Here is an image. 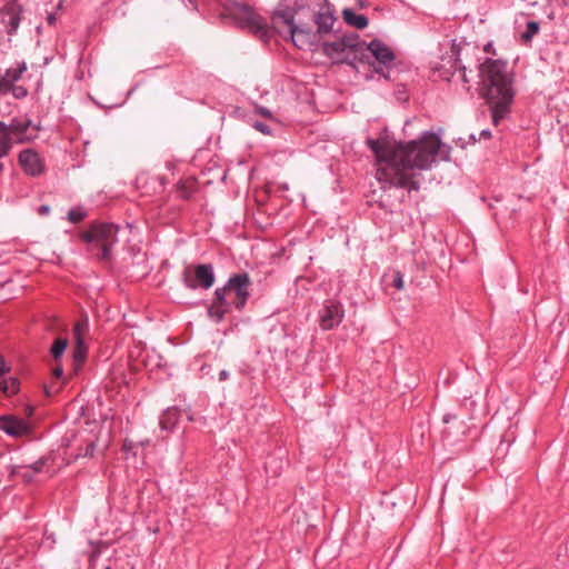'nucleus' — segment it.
I'll return each instance as SVG.
<instances>
[{
  "instance_id": "obj_23",
  "label": "nucleus",
  "mask_w": 569,
  "mask_h": 569,
  "mask_svg": "<svg viewBox=\"0 0 569 569\" xmlns=\"http://www.w3.org/2000/svg\"><path fill=\"white\" fill-rule=\"evenodd\" d=\"M11 93L16 99H24L28 96V90L26 87L20 84H10L7 86L4 83H0V94Z\"/></svg>"
},
{
  "instance_id": "obj_17",
  "label": "nucleus",
  "mask_w": 569,
  "mask_h": 569,
  "mask_svg": "<svg viewBox=\"0 0 569 569\" xmlns=\"http://www.w3.org/2000/svg\"><path fill=\"white\" fill-rule=\"evenodd\" d=\"M27 71V63L19 62L16 68H8L3 76L0 77V83L7 86L13 84L19 81L22 74Z\"/></svg>"
},
{
  "instance_id": "obj_43",
  "label": "nucleus",
  "mask_w": 569,
  "mask_h": 569,
  "mask_svg": "<svg viewBox=\"0 0 569 569\" xmlns=\"http://www.w3.org/2000/svg\"><path fill=\"white\" fill-rule=\"evenodd\" d=\"M291 8L297 9V12H298L299 10H301L303 8V4L296 1L295 4L291 6Z\"/></svg>"
},
{
  "instance_id": "obj_19",
  "label": "nucleus",
  "mask_w": 569,
  "mask_h": 569,
  "mask_svg": "<svg viewBox=\"0 0 569 569\" xmlns=\"http://www.w3.org/2000/svg\"><path fill=\"white\" fill-rule=\"evenodd\" d=\"M179 410L177 408H168L162 412L159 425L162 430L172 431L179 420Z\"/></svg>"
},
{
  "instance_id": "obj_30",
  "label": "nucleus",
  "mask_w": 569,
  "mask_h": 569,
  "mask_svg": "<svg viewBox=\"0 0 569 569\" xmlns=\"http://www.w3.org/2000/svg\"><path fill=\"white\" fill-rule=\"evenodd\" d=\"M96 450V442L94 441H89L84 448V450L82 451H79L77 455H76V459L80 458V457H92L93 456V452Z\"/></svg>"
},
{
  "instance_id": "obj_10",
  "label": "nucleus",
  "mask_w": 569,
  "mask_h": 569,
  "mask_svg": "<svg viewBox=\"0 0 569 569\" xmlns=\"http://www.w3.org/2000/svg\"><path fill=\"white\" fill-rule=\"evenodd\" d=\"M23 8L17 0H10L0 9V24L9 36L17 33L22 17Z\"/></svg>"
},
{
  "instance_id": "obj_45",
  "label": "nucleus",
  "mask_w": 569,
  "mask_h": 569,
  "mask_svg": "<svg viewBox=\"0 0 569 569\" xmlns=\"http://www.w3.org/2000/svg\"><path fill=\"white\" fill-rule=\"evenodd\" d=\"M44 391L47 396H51L53 392H56V390H52L51 387H44Z\"/></svg>"
},
{
  "instance_id": "obj_28",
  "label": "nucleus",
  "mask_w": 569,
  "mask_h": 569,
  "mask_svg": "<svg viewBox=\"0 0 569 569\" xmlns=\"http://www.w3.org/2000/svg\"><path fill=\"white\" fill-rule=\"evenodd\" d=\"M87 217V211L82 207L72 208L68 212V220L78 223Z\"/></svg>"
},
{
  "instance_id": "obj_12",
  "label": "nucleus",
  "mask_w": 569,
  "mask_h": 569,
  "mask_svg": "<svg viewBox=\"0 0 569 569\" xmlns=\"http://www.w3.org/2000/svg\"><path fill=\"white\" fill-rule=\"evenodd\" d=\"M297 13V9L291 8V6L280 2L276 10L273 11L272 19L274 21H281L289 27V33L292 38L293 43L297 47H300L296 40L297 36H308L309 31L296 24L295 17Z\"/></svg>"
},
{
  "instance_id": "obj_6",
  "label": "nucleus",
  "mask_w": 569,
  "mask_h": 569,
  "mask_svg": "<svg viewBox=\"0 0 569 569\" xmlns=\"http://www.w3.org/2000/svg\"><path fill=\"white\" fill-rule=\"evenodd\" d=\"M181 280L186 288L191 290L210 289L216 281L214 268L211 263H201L194 267H186L181 273Z\"/></svg>"
},
{
  "instance_id": "obj_41",
  "label": "nucleus",
  "mask_w": 569,
  "mask_h": 569,
  "mask_svg": "<svg viewBox=\"0 0 569 569\" xmlns=\"http://www.w3.org/2000/svg\"><path fill=\"white\" fill-rule=\"evenodd\" d=\"M491 138V131L489 129H483L480 132V139H490Z\"/></svg>"
},
{
  "instance_id": "obj_4",
  "label": "nucleus",
  "mask_w": 569,
  "mask_h": 569,
  "mask_svg": "<svg viewBox=\"0 0 569 569\" xmlns=\"http://www.w3.org/2000/svg\"><path fill=\"white\" fill-rule=\"evenodd\" d=\"M226 12L240 28L248 29L261 40L269 39V27L266 19L256 13L250 6L231 1L227 4Z\"/></svg>"
},
{
  "instance_id": "obj_2",
  "label": "nucleus",
  "mask_w": 569,
  "mask_h": 569,
  "mask_svg": "<svg viewBox=\"0 0 569 569\" xmlns=\"http://www.w3.org/2000/svg\"><path fill=\"white\" fill-rule=\"evenodd\" d=\"M483 98L490 108L492 123L498 126L511 113L516 91L515 76L508 62L500 59H486L478 68Z\"/></svg>"
},
{
  "instance_id": "obj_29",
  "label": "nucleus",
  "mask_w": 569,
  "mask_h": 569,
  "mask_svg": "<svg viewBox=\"0 0 569 569\" xmlns=\"http://www.w3.org/2000/svg\"><path fill=\"white\" fill-rule=\"evenodd\" d=\"M177 192L179 198L183 200H189L192 197V190L188 188L184 183L180 182L177 187Z\"/></svg>"
},
{
  "instance_id": "obj_31",
  "label": "nucleus",
  "mask_w": 569,
  "mask_h": 569,
  "mask_svg": "<svg viewBox=\"0 0 569 569\" xmlns=\"http://www.w3.org/2000/svg\"><path fill=\"white\" fill-rule=\"evenodd\" d=\"M392 286L397 290H402L405 288L403 274L400 271H395L392 276Z\"/></svg>"
},
{
  "instance_id": "obj_22",
  "label": "nucleus",
  "mask_w": 569,
  "mask_h": 569,
  "mask_svg": "<svg viewBox=\"0 0 569 569\" xmlns=\"http://www.w3.org/2000/svg\"><path fill=\"white\" fill-rule=\"evenodd\" d=\"M230 312L231 310L218 305L214 301H211V303L207 308V313L209 318L216 323H220L224 319V317Z\"/></svg>"
},
{
  "instance_id": "obj_7",
  "label": "nucleus",
  "mask_w": 569,
  "mask_h": 569,
  "mask_svg": "<svg viewBox=\"0 0 569 569\" xmlns=\"http://www.w3.org/2000/svg\"><path fill=\"white\" fill-rule=\"evenodd\" d=\"M250 286L251 280L247 272L234 273L228 279L224 288L232 296L236 309L242 310L244 308L250 296Z\"/></svg>"
},
{
  "instance_id": "obj_13",
  "label": "nucleus",
  "mask_w": 569,
  "mask_h": 569,
  "mask_svg": "<svg viewBox=\"0 0 569 569\" xmlns=\"http://www.w3.org/2000/svg\"><path fill=\"white\" fill-rule=\"evenodd\" d=\"M88 331L89 321L87 318L76 322L73 327L74 348L72 353L74 370H78V368L84 362L87 358L88 347L84 342V339Z\"/></svg>"
},
{
  "instance_id": "obj_39",
  "label": "nucleus",
  "mask_w": 569,
  "mask_h": 569,
  "mask_svg": "<svg viewBox=\"0 0 569 569\" xmlns=\"http://www.w3.org/2000/svg\"><path fill=\"white\" fill-rule=\"evenodd\" d=\"M229 377H230V373H229V371H228V370H224V369H223V370H221V371L219 372V381H226V380H228V379H229Z\"/></svg>"
},
{
  "instance_id": "obj_5",
  "label": "nucleus",
  "mask_w": 569,
  "mask_h": 569,
  "mask_svg": "<svg viewBox=\"0 0 569 569\" xmlns=\"http://www.w3.org/2000/svg\"><path fill=\"white\" fill-rule=\"evenodd\" d=\"M366 41L361 40L355 32L346 33L333 41H326L322 44V51L336 62H348L358 59V53H362Z\"/></svg>"
},
{
  "instance_id": "obj_3",
  "label": "nucleus",
  "mask_w": 569,
  "mask_h": 569,
  "mask_svg": "<svg viewBox=\"0 0 569 569\" xmlns=\"http://www.w3.org/2000/svg\"><path fill=\"white\" fill-rule=\"evenodd\" d=\"M119 228L111 222H93L80 234L89 244L88 251L98 260L109 259L113 246L118 242Z\"/></svg>"
},
{
  "instance_id": "obj_18",
  "label": "nucleus",
  "mask_w": 569,
  "mask_h": 569,
  "mask_svg": "<svg viewBox=\"0 0 569 569\" xmlns=\"http://www.w3.org/2000/svg\"><path fill=\"white\" fill-rule=\"evenodd\" d=\"M342 17L347 24L356 27L357 29H365L369 23L366 16L356 13L351 8L343 9Z\"/></svg>"
},
{
  "instance_id": "obj_42",
  "label": "nucleus",
  "mask_w": 569,
  "mask_h": 569,
  "mask_svg": "<svg viewBox=\"0 0 569 569\" xmlns=\"http://www.w3.org/2000/svg\"><path fill=\"white\" fill-rule=\"evenodd\" d=\"M456 418L453 415H445L443 416V422L448 423L451 419Z\"/></svg>"
},
{
  "instance_id": "obj_24",
  "label": "nucleus",
  "mask_w": 569,
  "mask_h": 569,
  "mask_svg": "<svg viewBox=\"0 0 569 569\" xmlns=\"http://www.w3.org/2000/svg\"><path fill=\"white\" fill-rule=\"evenodd\" d=\"M540 31V24L537 21L530 20L526 23V29L520 33V41L525 44L531 42L532 38Z\"/></svg>"
},
{
  "instance_id": "obj_14",
  "label": "nucleus",
  "mask_w": 569,
  "mask_h": 569,
  "mask_svg": "<svg viewBox=\"0 0 569 569\" xmlns=\"http://www.w3.org/2000/svg\"><path fill=\"white\" fill-rule=\"evenodd\" d=\"M22 170L31 177H38L44 171V163L34 149H24L18 157Z\"/></svg>"
},
{
  "instance_id": "obj_11",
  "label": "nucleus",
  "mask_w": 569,
  "mask_h": 569,
  "mask_svg": "<svg viewBox=\"0 0 569 569\" xmlns=\"http://www.w3.org/2000/svg\"><path fill=\"white\" fill-rule=\"evenodd\" d=\"M11 136L14 137L17 144L31 142L38 138L37 132L41 130L40 124H34L31 119L22 120L12 118L10 123Z\"/></svg>"
},
{
  "instance_id": "obj_37",
  "label": "nucleus",
  "mask_w": 569,
  "mask_h": 569,
  "mask_svg": "<svg viewBox=\"0 0 569 569\" xmlns=\"http://www.w3.org/2000/svg\"><path fill=\"white\" fill-rule=\"evenodd\" d=\"M258 112L266 118L271 117V111L266 107H259Z\"/></svg>"
},
{
  "instance_id": "obj_36",
  "label": "nucleus",
  "mask_w": 569,
  "mask_h": 569,
  "mask_svg": "<svg viewBox=\"0 0 569 569\" xmlns=\"http://www.w3.org/2000/svg\"><path fill=\"white\" fill-rule=\"evenodd\" d=\"M52 373L56 378H61L63 376V368L61 366H57L53 368Z\"/></svg>"
},
{
  "instance_id": "obj_34",
  "label": "nucleus",
  "mask_w": 569,
  "mask_h": 569,
  "mask_svg": "<svg viewBox=\"0 0 569 569\" xmlns=\"http://www.w3.org/2000/svg\"><path fill=\"white\" fill-rule=\"evenodd\" d=\"M457 70L459 71L461 80L465 83H469L471 79L467 74V68L465 66H457Z\"/></svg>"
},
{
  "instance_id": "obj_46",
  "label": "nucleus",
  "mask_w": 569,
  "mask_h": 569,
  "mask_svg": "<svg viewBox=\"0 0 569 569\" xmlns=\"http://www.w3.org/2000/svg\"><path fill=\"white\" fill-rule=\"evenodd\" d=\"M469 139L472 141V142H476L477 141V138L476 136L472 133L469 136Z\"/></svg>"
},
{
  "instance_id": "obj_16",
  "label": "nucleus",
  "mask_w": 569,
  "mask_h": 569,
  "mask_svg": "<svg viewBox=\"0 0 569 569\" xmlns=\"http://www.w3.org/2000/svg\"><path fill=\"white\" fill-rule=\"evenodd\" d=\"M313 19L319 33H328L336 22V17L328 9L316 13Z\"/></svg>"
},
{
  "instance_id": "obj_33",
  "label": "nucleus",
  "mask_w": 569,
  "mask_h": 569,
  "mask_svg": "<svg viewBox=\"0 0 569 569\" xmlns=\"http://www.w3.org/2000/svg\"><path fill=\"white\" fill-rule=\"evenodd\" d=\"M49 458L47 457H42L40 459H38L36 462H33L30 468L34 471V472H41L43 467L47 465Z\"/></svg>"
},
{
  "instance_id": "obj_38",
  "label": "nucleus",
  "mask_w": 569,
  "mask_h": 569,
  "mask_svg": "<svg viewBox=\"0 0 569 569\" xmlns=\"http://www.w3.org/2000/svg\"><path fill=\"white\" fill-rule=\"evenodd\" d=\"M8 371V367L6 366V362L0 355V377L3 376Z\"/></svg>"
},
{
  "instance_id": "obj_35",
  "label": "nucleus",
  "mask_w": 569,
  "mask_h": 569,
  "mask_svg": "<svg viewBox=\"0 0 569 569\" xmlns=\"http://www.w3.org/2000/svg\"><path fill=\"white\" fill-rule=\"evenodd\" d=\"M11 134L9 123L0 121V136Z\"/></svg>"
},
{
  "instance_id": "obj_44",
  "label": "nucleus",
  "mask_w": 569,
  "mask_h": 569,
  "mask_svg": "<svg viewBox=\"0 0 569 569\" xmlns=\"http://www.w3.org/2000/svg\"><path fill=\"white\" fill-rule=\"evenodd\" d=\"M47 20H48V23H49V24H53V23H54V21H56V17H54L53 14H49V16H48V18H47Z\"/></svg>"
},
{
  "instance_id": "obj_21",
  "label": "nucleus",
  "mask_w": 569,
  "mask_h": 569,
  "mask_svg": "<svg viewBox=\"0 0 569 569\" xmlns=\"http://www.w3.org/2000/svg\"><path fill=\"white\" fill-rule=\"evenodd\" d=\"M212 301L217 302L220 306H223L229 310H232V308L234 307L232 296L227 291V288H224V286L217 288L214 290V297Z\"/></svg>"
},
{
  "instance_id": "obj_8",
  "label": "nucleus",
  "mask_w": 569,
  "mask_h": 569,
  "mask_svg": "<svg viewBox=\"0 0 569 569\" xmlns=\"http://www.w3.org/2000/svg\"><path fill=\"white\" fill-rule=\"evenodd\" d=\"M345 318V309L340 301L329 299L319 310V325L322 330H331L338 327Z\"/></svg>"
},
{
  "instance_id": "obj_9",
  "label": "nucleus",
  "mask_w": 569,
  "mask_h": 569,
  "mask_svg": "<svg viewBox=\"0 0 569 569\" xmlns=\"http://www.w3.org/2000/svg\"><path fill=\"white\" fill-rule=\"evenodd\" d=\"M363 50L369 51L379 64V68H376V71L381 73L385 78H388L383 73V69H390L396 60V54L391 48H389L382 40L373 39L369 43L366 42Z\"/></svg>"
},
{
  "instance_id": "obj_20",
  "label": "nucleus",
  "mask_w": 569,
  "mask_h": 569,
  "mask_svg": "<svg viewBox=\"0 0 569 569\" xmlns=\"http://www.w3.org/2000/svg\"><path fill=\"white\" fill-rule=\"evenodd\" d=\"M284 465L286 461L281 457L272 455L267 458L264 469L272 477H278L282 472Z\"/></svg>"
},
{
  "instance_id": "obj_1",
  "label": "nucleus",
  "mask_w": 569,
  "mask_h": 569,
  "mask_svg": "<svg viewBox=\"0 0 569 569\" xmlns=\"http://www.w3.org/2000/svg\"><path fill=\"white\" fill-rule=\"evenodd\" d=\"M367 146L377 160V179L389 187L419 191L420 177L416 170L430 169L436 162L441 140L438 134L425 131L420 139L388 146L378 139L368 138Z\"/></svg>"
},
{
  "instance_id": "obj_15",
  "label": "nucleus",
  "mask_w": 569,
  "mask_h": 569,
  "mask_svg": "<svg viewBox=\"0 0 569 569\" xmlns=\"http://www.w3.org/2000/svg\"><path fill=\"white\" fill-rule=\"evenodd\" d=\"M0 430L10 437L20 438L28 435L29 426L21 418L3 415L0 416Z\"/></svg>"
},
{
  "instance_id": "obj_32",
  "label": "nucleus",
  "mask_w": 569,
  "mask_h": 569,
  "mask_svg": "<svg viewBox=\"0 0 569 569\" xmlns=\"http://www.w3.org/2000/svg\"><path fill=\"white\" fill-rule=\"evenodd\" d=\"M252 127L263 134H267V136L271 134L270 127L262 121H254Z\"/></svg>"
},
{
  "instance_id": "obj_40",
  "label": "nucleus",
  "mask_w": 569,
  "mask_h": 569,
  "mask_svg": "<svg viewBox=\"0 0 569 569\" xmlns=\"http://www.w3.org/2000/svg\"><path fill=\"white\" fill-rule=\"evenodd\" d=\"M39 214L43 216L50 212V207L48 204H42L38 209Z\"/></svg>"
},
{
  "instance_id": "obj_27",
  "label": "nucleus",
  "mask_w": 569,
  "mask_h": 569,
  "mask_svg": "<svg viewBox=\"0 0 569 569\" xmlns=\"http://www.w3.org/2000/svg\"><path fill=\"white\" fill-rule=\"evenodd\" d=\"M68 347V340L66 338H57L50 349V352L54 360H58L66 351Z\"/></svg>"
},
{
  "instance_id": "obj_25",
  "label": "nucleus",
  "mask_w": 569,
  "mask_h": 569,
  "mask_svg": "<svg viewBox=\"0 0 569 569\" xmlns=\"http://www.w3.org/2000/svg\"><path fill=\"white\" fill-rule=\"evenodd\" d=\"M20 382L14 377H9L8 379H3L0 381V392L6 396L16 395L19 391Z\"/></svg>"
},
{
  "instance_id": "obj_26",
  "label": "nucleus",
  "mask_w": 569,
  "mask_h": 569,
  "mask_svg": "<svg viewBox=\"0 0 569 569\" xmlns=\"http://www.w3.org/2000/svg\"><path fill=\"white\" fill-rule=\"evenodd\" d=\"M16 143L17 141L13 136H0V158L7 157Z\"/></svg>"
},
{
  "instance_id": "obj_47",
  "label": "nucleus",
  "mask_w": 569,
  "mask_h": 569,
  "mask_svg": "<svg viewBox=\"0 0 569 569\" xmlns=\"http://www.w3.org/2000/svg\"><path fill=\"white\" fill-rule=\"evenodd\" d=\"M3 170V163L0 162V172Z\"/></svg>"
}]
</instances>
